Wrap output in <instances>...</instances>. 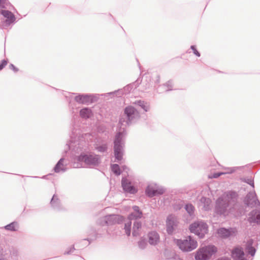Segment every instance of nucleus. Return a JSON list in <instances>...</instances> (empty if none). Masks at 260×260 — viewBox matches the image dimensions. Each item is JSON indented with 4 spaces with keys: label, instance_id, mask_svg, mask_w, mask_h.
Here are the masks:
<instances>
[{
    "label": "nucleus",
    "instance_id": "nucleus-1",
    "mask_svg": "<svg viewBox=\"0 0 260 260\" xmlns=\"http://www.w3.org/2000/svg\"><path fill=\"white\" fill-rule=\"evenodd\" d=\"M125 117L122 116L119 120V124L121 125L120 131L115 136L114 141V151L116 161L118 162L122 159L123 147L124 146V137L125 135L124 127L128 125L132 121L139 116L138 111L132 106L125 108Z\"/></svg>",
    "mask_w": 260,
    "mask_h": 260
},
{
    "label": "nucleus",
    "instance_id": "nucleus-2",
    "mask_svg": "<svg viewBox=\"0 0 260 260\" xmlns=\"http://www.w3.org/2000/svg\"><path fill=\"white\" fill-rule=\"evenodd\" d=\"M237 198L238 194L235 191H229L224 192L216 202L215 213L224 216L232 213L236 204Z\"/></svg>",
    "mask_w": 260,
    "mask_h": 260
},
{
    "label": "nucleus",
    "instance_id": "nucleus-3",
    "mask_svg": "<svg viewBox=\"0 0 260 260\" xmlns=\"http://www.w3.org/2000/svg\"><path fill=\"white\" fill-rule=\"evenodd\" d=\"M189 230L191 233L197 235L200 238H203L208 233V226L204 221L198 220L190 225Z\"/></svg>",
    "mask_w": 260,
    "mask_h": 260
},
{
    "label": "nucleus",
    "instance_id": "nucleus-4",
    "mask_svg": "<svg viewBox=\"0 0 260 260\" xmlns=\"http://www.w3.org/2000/svg\"><path fill=\"white\" fill-rule=\"evenodd\" d=\"M175 243L183 251L189 252L196 249L198 246L197 241L192 239L191 236L186 237L185 239L175 240Z\"/></svg>",
    "mask_w": 260,
    "mask_h": 260
},
{
    "label": "nucleus",
    "instance_id": "nucleus-5",
    "mask_svg": "<svg viewBox=\"0 0 260 260\" xmlns=\"http://www.w3.org/2000/svg\"><path fill=\"white\" fill-rule=\"evenodd\" d=\"M217 251V248L213 245H208L200 248L195 255L196 260H208Z\"/></svg>",
    "mask_w": 260,
    "mask_h": 260
},
{
    "label": "nucleus",
    "instance_id": "nucleus-6",
    "mask_svg": "<svg viewBox=\"0 0 260 260\" xmlns=\"http://www.w3.org/2000/svg\"><path fill=\"white\" fill-rule=\"evenodd\" d=\"M78 160L89 166H98L100 162V157L98 155L81 154L78 156Z\"/></svg>",
    "mask_w": 260,
    "mask_h": 260
},
{
    "label": "nucleus",
    "instance_id": "nucleus-7",
    "mask_svg": "<svg viewBox=\"0 0 260 260\" xmlns=\"http://www.w3.org/2000/svg\"><path fill=\"white\" fill-rule=\"evenodd\" d=\"M178 224L179 221L176 216L173 215H169L166 220V229L168 234L172 235L177 228Z\"/></svg>",
    "mask_w": 260,
    "mask_h": 260
},
{
    "label": "nucleus",
    "instance_id": "nucleus-8",
    "mask_svg": "<svg viewBox=\"0 0 260 260\" xmlns=\"http://www.w3.org/2000/svg\"><path fill=\"white\" fill-rule=\"evenodd\" d=\"M1 14L7 19L1 22L0 28L6 29L11 23L15 21V17L12 12L8 10H2Z\"/></svg>",
    "mask_w": 260,
    "mask_h": 260
},
{
    "label": "nucleus",
    "instance_id": "nucleus-9",
    "mask_svg": "<svg viewBox=\"0 0 260 260\" xmlns=\"http://www.w3.org/2000/svg\"><path fill=\"white\" fill-rule=\"evenodd\" d=\"M245 204L248 207H260V202L258 201L254 190L249 192L244 199Z\"/></svg>",
    "mask_w": 260,
    "mask_h": 260
},
{
    "label": "nucleus",
    "instance_id": "nucleus-10",
    "mask_svg": "<svg viewBox=\"0 0 260 260\" xmlns=\"http://www.w3.org/2000/svg\"><path fill=\"white\" fill-rule=\"evenodd\" d=\"M165 190L162 188H158L156 184L149 185L146 189V193L149 197H153L158 194H162Z\"/></svg>",
    "mask_w": 260,
    "mask_h": 260
},
{
    "label": "nucleus",
    "instance_id": "nucleus-11",
    "mask_svg": "<svg viewBox=\"0 0 260 260\" xmlns=\"http://www.w3.org/2000/svg\"><path fill=\"white\" fill-rule=\"evenodd\" d=\"M104 223L107 225L114 224L119 223L122 220V217L117 215H109L104 217Z\"/></svg>",
    "mask_w": 260,
    "mask_h": 260
},
{
    "label": "nucleus",
    "instance_id": "nucleus-12",
    "mask_svg": "<svg viewBox=\"0 0 260 260\" xmlns=\"http://www.w3.org/2000/svg\"><path fill=\"white\" fill-rule=\"evenodd\" d=\"M75 100L79 104H88L93 102L91 95L88 94H79L75 98Z\"/></svg>",
    "mask_w": 260,
    "mask_h": 260
},
{
    "label": "nucleus",
    "instance_id": "nucleus-13",
    "mask_svg": "<svg viewBox=\"0 0 260 260\" xmlns=\"http://www.w3.org/2000/svg\"><path fill=\"white\" fill-rule=\"evenodd\" d=\"M148 242L151 245H157L160 241V237L156 231H151L148 234Z\"/></svg>",
    "mask_w": 260,
    "mask_h": 260
},
{
    "label": "nucleus",
    "instance_id": "nucleus-14",
    "mask_svg": "<svg viewBox=\"0 0 260 260\" xmlns=\"http://www.w3.org/2000/svg\"><path fill=\"white\" fill-rule=\"evenodd\" d=\"M121 184L124 191L131 193L136 192L135 187L131 185V182L126 178H122Z\"/></svg>",
    "mask_w": 260,
    "mask_h": 260
},
{
    "label": "nucleus",
    "instance_id": "nucleus-15",
    "mask_svg": "<svg viewBox=\"0 0 260 260\" xmlns=\"http://www.w3.org/2000/svg\"><path fill=\"white\" fill-rule=\"evenodd\" d=\"M249 221L260 224V211L253 210L249 213Z\"/></svg>",
    "mask_w": 260,
    "mask_h": 260
},
{
    "label": "nucleus",
    "instance_id": "nucleus-16",
    "mask_svg": "<svg viewBox=\"0 0 260 260\" xmlns=\"http://www.w3.org/2000/svg\"><path fill=\"white\" fill-rule=\"evenodd\" d=\"M211 200L208 198L202 197L200 200L199 205L202 208L207 211L210 209Z\"/></svg>",
    "mask_w": 260,
    "mask_h": 260
},
{
    "label": "nucleus",
    "instance_id": "nucleus-17",
    "mask_svg": "<svg viewBox=\"0 0 260 260\" xmlns=\"http://www.w3.org/2000/svg\"><path fill=\"white\" fill-rule=\"evenodd\" d=\"M244 255V251L241 248L236 247L232 251V256L235 260H239Z\"/></svg>",
    "mask_w": 260,
    "mask_h": 260
},
{
    "label": "nucleus",
    "instance_id": "nucleus-18",
    "mask_svg": "<svg viewBox=\"0 0 260 260\" xmlns=\"http://www.w3.org/2000/svg\"><path fill=\"white\" fill-rule=\"evenodd\" d=\"M253 245V240L252 239L249 240L247 243L246 246V250L247 252L250 254L251 256H253L255 253L256 250L252 246Z\"/></svg>",
    "mask_w": 260,
    "mask_h": 260
},
{
    "label": "nucleus",
    "instance_id": "nucleus-19",
    "mask_svg": "<svg viewBox=\"0 0 260 260\" xmlns=\"http://www.w3.org/2000/svg\"><path fill=\"white\" fill-rule=\"evenodd\" d=\"M63 160L64 159L63 158H60L57 164L55 165L54 168L55 172L59 173L60 172H64L66 171L65 167L62 163Z\"/></svg>",
    "mask_w": 260,
    "mask_h": 260
},
{
    "label": "nucleus",
    "instance_id": "nucleus-20",
    "mask_svg": "<svg viewBox=\"0 0 260 260\" xmlns=\"http://www.w3.org/2000/svg\"><path fill=\"white\" fill-rule=\"evenodd\" d=\"M91 110L88 108H83L81 109L80 112V114L81 117L85 119L89 118L91 115Z\"/></svg>",
    "mask_w": 260,
    "mask_h": 260
},
{
    "label": "nucleus",
    "instance_id": "nucleus-21",
    "mask_svg": "<svg viewBox=\"0 0 260 260\" xmlns=\"http://www.w3.org/2000/svg\"><path fill=\"white\" fill-rule=\"evenodd\" d=\"M142 224L141 222L135 221L134 223L132 234L134 236H137L139 235V230L141 229Z\"/></svg>",
    "mask_w": 260,
    "mask_h": 260
},
{
    "label": "nucleus",
    "instance_id": "nucleus-22",
    "mask_svg": "<svg viewBox=\"0 0 260 260\" xmlns=\"http://www.w3.org/2000/svg\"><path fill=\"white\" fill-rule=\"evenodd\" d=\"M218 235L223 238H226L230 236L231 232L229 230L224 228H221L218 230Z\"/></svg>",
    "mask_w": 260,
    "mask_h": 260
},
{
    "label": "nucleus",
    "instance_id": "nucleus-23",
    "mask_svg": "<svg viewBox=\"0 0 260 260\" xmlns=\"http://www.w3.org/2000/svg\"><path fill=\"white\" fill-rule=\"evenodd\" d=\"M51 206L55 208L59 207L60 202L57 197L54 194L50 202Z\"/></svg>",
    "mask_w": 260,
    "mask_h": 260
},
{
    "label": "nucleus",
    "instance_id": "nucleus-24",
    "mask_svg": "<svg viewBox=\"0 0 260 260\" xmlns=\"http://www.w3.org/2000/svg\"><path fill=\"white\" fill-rule=\"evenodd\" d=\"M185 209L190 216H194L195 208L192 204H187L185 206Z\"/></svg>",
    "mask_w": 260,
    "mask_h": 260
},
{
    "label": "nucleus",
    "instance_id": "nucleus-25",
    "mask_svg": "<svg viewBox=\"0 0 260 260\" xmlns=\"http://www.w3.org/2000/svg\"><path fill=\"white\" fill-rule=\"evenodd\" d=\"M135 104L139 105L141 107L145 112H147L149 109V106L145 105L144 101H137L134 103Z\"/></svg>",
    "mask_w": 260,
    "mask_h": 260
},
{
    "label": "nucleus",
    "instance_id": "nucleus-26",
    "mask_svg": "<svg viewBox=\"0 0 260 260\" xmlns=\"http://www.w3.org/2000/svg\"><path fill=\"white\" fill-rule=\"evenodd\" d=\"M142 216V212H134L132 213L129 216H128V219L129 220H133V219H137L141 218Z\"/></svg>",
    "mask_w": 260,
    "mask_h": 260
},
{
    "label": "nucleus",
    "instance_id": "nucleus-27",
    "mask_svg": "<svg viewBox=\"0 0 260 260\" xmlns=\"http://www.w3.org/2000/svg\"><path fill=\"white\" fill-rule=\"evenodd\" d=\"M107 144L106 143L103 144L101 145H97L95 147V149L100 152H105L107 150Z\"/></svg>",
    "mask_w": 260,
    "mask_h": 260
},
{
    "label": "nucleus",
    "instance_id": "nucleus-28",
    "mask_svg": "<svg viewBox=\"0 0 260 260\" xmlns=\"http://www.w3.org/2000/svg\"><path fill=\"white\" fill-rule=\"evenodd\" d=\"M111 169L116 175H119L121 174L119 167L117 164L112 165Z\"/></svg>",
    "mask_w": 260,
    "mask_h": 260
},
{
    "label": "nucleus",
    "instance_id": "nucleus-29",
    "mask_svg": "<svg viewBox=\"0 0 260 260\" xmlns=\"http://www.w3.org/2000/svg\"><path fill=\"white\" fill-rule=\"evenodd\" d=\"M131 224H132V222L130 221H129L128 222L125 223V226H124L125 232L126 234L127 235V236H129L131 234Z\"/></svg>",
    "mask_w": 260,
    "mask_h": 260
},
{
    "label": "nucleus",
    "instance_id": "nucleus-30",
    "mask_svg": "<svg viewBox=\"0 0 260 260\" xmlns=\"http://www.w3.org/2000/svg\"><path fill=\"white\" fill-rule=\"evenodd\" d=\"M239 169V167H228L224 168L223 169L225 171L223 173L225 174H232L235 172L237 169Z\"/></svg>",
    "mask_w": 260,
    "mask_h": 260
},
{
    "label": "nucleus",
    "instance_id": "nucleus-31",
    "mask_svg": "<svg viewBox=\"0 0 260 260\" xmlns=\"http://www.w3.org/2000/svg\"><path fill=\"white\" fill-rule=\"evenodd\" d=\"M16 223L15 222H12L9 224L5 226V229L11 231H15V225Z\"/></svg>",
    "mask_w": 260,
    "mask_h": 260
},
{
    "label": "nucleus",
    "instance_id": "nucleus-32",
    "mask_svg": "<svg viewBox=\"0 0 260 260\" xmlns=\"http://www.w3.org/2000/svg\"><path fill=\"white\" fill-rule=\"evenodd\" d=\"M138 245L141 249H144L146 247L147 243L145 240H142L139 242Z\"/></svg>",
    "mask_w": 260,
    "mask_h": 260
},
{
    "label": "nucleus",
    "instance_id": "nucleus-33",
    "mask_svg": "<svg viewBox=\"0 0 260 260\" xmlns=\"http://www.w3.org/2000/svg\"><path fill=\"white\" fill-rule=\"evenodd\" d=\"M244 182H246L248 184L250 185L253 188L254 187V181L251 178H247L244 179Z\"/></svg>",
    "mask_w": 260,
    "mask_h": 260
},
{
    "label": "nucleus",
    "instance_id": "nucleus-34",
    "mask_svg": "<svg viewBox=\"0 0 260 260\" xmlns=\"http://www.w3.org/2000/svg\"><path fill=\"white\" fill-rule=\"evenodd\" d=\"M133 87H132V86L131 85H128L127 86H126L125 87H124V93L125 94L129 92L132 89Z\"/></svg>",
    "mask_w": 260,
    "mask_h": 260
},
{
    "label": "nucleus",
    "instance_id": "nucleus-35",
    "mask_svg": "<svg viewBox=\"0 0 260 260\" xmlns=\"http://www.w3.org/2000/svg\"><path fill=\"white\" fill-rule=\"evenodd\" d=\"M191 49L192 50L193 53L198 57L200 56V53L196 49L195 46L192 45L190 47Z\"/></svg>",
    "mask_w": 260,
    "mask_h": 260
},
{
    "label": "nucleus",
    "instance_id": "nucleus-36",
    "mask_svg": "<svg viewBox=\"0 0 260 260\" xmlns=\"http://www.w3.org/2000/svg\"><path fill=\"white\" fill-rule=\"evenodd\" d=\"M7 63L8 61L6 60H3L1 63L0 64V71L3 69L7 64Z\"/></svg>",
    "mask_w": 260,
    "mask_h": 260
},
{
    "label": "nucleus",
    "instance_id": "nucleus-37",
    "mask_svg": "<svg viewBox=\"0 0 260 260\" xmlns=\"http://www.w3.org/2000/svg\"><path fill=\"white\" fill-rule=\"evenodd\" d=\"M166 86H167L168 87V89L166 90L167 91L171 90L172 89H171V87H172V81H168L166 83Z\"/></svg>",
    "mask_w": 260,
    "mask_h": 260
},
{
    "label": "nucleus",
    "instance_id": "nucleus-38",
    "mask_svg": "<svg viewBox=\"0 0 260 260\" xmlns=\"http://www.w3.org/2000/svg\"><path fill=\"white\" fill-rule=\"evenodd\" d=\"M103 219L104 217L100 218L98 220V223L101 225H106V224H105V223H104V220Z\"/></svg>",
    "mask_w": 260,
    "mask_h": 260
},
{
    "label": "nucleus",
    "instance_id": "nucleus-39",
    "mask_svg": "<svg viewBox=\"0 0 260 260\" xmlns=\"http://www.w3.org/2000/svg\"><path fill=\"white\" fill-rule=\"evenodd\" d=\"M10 69L12 70L14 72H17L18 69L16 68L13 64H10L9 66Z\"/></svg>",
    "mask_w": 260,
    "mask_h": 260
},
{
    "label": "nucleus",
    "instance_id": "nucleus-40",
    "mask_svg": "<svg viewBox=\"0 0 260 260\" xmlns=\"http://www.w3.org/2000/svg\"><path fill=\"white\" fill-rule=\"evenodd\" d=\"M133 209L134 211V212H142L140 209H139V207L138 206H134L133 207Z\"/></svg>",
    "mask_w": 260,
    "mask_h": 260
},
{
    "label": "nucleus",
    "instance_id": "nucleus-41",
    "mask_svg": "<svg viewBox=\"0 0 260 260\" xmlns=\"http://www.w3.org/2000/svg\"><path fill=\"white\" fill-rule=\"evenodd\" d=\"M222 174H224V173H215L213 176V178H218V177H219L220 175H221Z\"/></svg>",
    "mask_w": 260,
    "mask_h": 260
},
{
    "label": "nucleus",
    "instance_id": "nucleus-42",
    "mask_svg": "<svg viewBox=\"0 0 260 260\" xmlns=\"http://www.w3.org/2000/svg\"><path fill=\"white\" fill-rule=\"evenodd\" d=\"M216 260H231V258L227 256H222V257L218 258Z\"/></svg>",
    "mask_w": 260,
    "mask_h": 260
},
{
    "label": "nucleus",
    "instance_id": "nucleus-43",
    "mask_svg": "<svg viewBox=\"0 0 260 260\" xmlns=\"http://www.w3.org/2000/svg\"><path fill=\"white\" fill-rule=\"evenodd\" d=\"M3 4L6 6V7L5 8H8V6L9 5V3L8 2V0H6V1H3Z\"/></svg>",
    "mask_w": 260,
    "mask_h": 260
},
{
    "label": "nucleus",
    "instance_id": "nucleus-44",
    "mask_svg": "<svg viewBox=\"0 0 260 260\" xmlns=\"http://www.w3.org/2000/svg\"><path fill=\"white\" fill-rule=\"evenodd\" d=\"M3 1H6V0H0V8H5L6 6L3 4Z\"/></svg>",
    "mask_w": 260,
    "mask_h": 260
},
{
    "label": "nucleus",
    "instance_id": "nucleus-45",
    "mask_svg": "<svg viewBox=\"0 0 260 260\" xmlns=\"http://www.w3.org/2000/svg\"><path fill=\"white\" fill-rule=\"evenodd\" d=\"M4 250L2 246L0 245V256L3 255L4 254Z\"/></svg>",
    "mask_w": 260,
    "mask_h": 260
},
{
    "label": "nucleus",
    "instance_id": "nucleus-46",
    "mask_svg": "<svg viewBox=\"0 0 260 260\" xmlns=\"http://www.w3.org/2000/svg\"><path fill=\"white\" fill-rule=\"evenodd\" d=\"M17 254V251H14L13 252L12 254V256H16Z\"/></svg>",
    "mask_w": 260,
    "mask_h": 260
},
{
    "label": "nucleus",
    "instance_id": "nucleus-47",
    "mask_svg": "<svg viewBox=\"0 0 260 260\" xmlns=\"http://www.w3.org/2000/svg\"><path fill=\"white\" fill-rule=\"evenodd\" d=\"M239 260H247V258L244 257V256L243 257H242L241 259H240Z\"/></svg>",
    "mask_w": 260,
    "mask_h": 260
},
{
    "label": "nucleus",
    "instance_id": "nucleus-48",
    "mask_svg": "<svg viewBox=\"0 0 260 260\" xmlns=\"http://www.w3.org/2000/svg\"><path fill=\"white\" fill-rule=\"evenodd\" d=\"M71 252V251H68V252H66L64 253V254H69Z\"/></svg>",
    "mask_w": 260,
    "mask_h": 260
}]
</instances>
